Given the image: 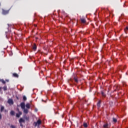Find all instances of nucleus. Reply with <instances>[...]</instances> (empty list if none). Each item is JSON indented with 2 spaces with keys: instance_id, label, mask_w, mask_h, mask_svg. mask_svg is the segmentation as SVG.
I'll use <instances>...</instances> for the list:
<instances>
[{
  "instance_id": "nucleus-1",
  "label": "nucleus",
  "mask_w": 128,
  "mask_h": 128,
  "mask_svg": "<svg viewBox=\"0 0 128 128\" xmlns=\"http://www.w3.org/2000/svg\"><path fill=\"white\" fill-rule=\"evenodd\" d=\"M25 122L26 120H24V119L22 118H20V119L19 120V124H20V126H22H22H24L22 123L25 124Z\"/></svg>"
},
{
  "instance_id": "nucleus-2",
  "label": "nucleus",
  "mask_w": 128,
  "mask_h": 128,
  "mask_svg": "<svg viewBox=\"0 0 128 128\" xmlns=\"http://www.w3.org/2000/svg\"><path fill=\"white\" fill-rule=\"evenodd\" d=\"M33 124L35 128L38 126V125L40 126V124H42V120L39 119L36 122H34Z\"/></svg>"
},
{
  "instance_id": "nucleus-3",
  "label": "nucleus",
  "mask_w": 128,
  "mask_h": 128,
  "mask_svg": "<svg viewBox=\"0 0 128 128\" xmlns=\"http://www.w3.org/2000/svg\"><path fill=\"white\" fill-rule=\"evenodd\" d=\"M20 107H21V108H22V110H24V108H26V104H24V102H22L20 104Z\"/></svg>"
},
{
  "instance_id": "nucleus-4",
  "label": "nucleus",
  "mask_w": 128,
  "mask_h": 128,
  "mask_svg": "<svg viewBox=\"0 0 128 128\" xmlns=\"http://www.w3.org/2000/svg\"><path fill=\"white\" fill-rule=\"evenodd\" d=\"M8 102L9 104H14V100H12V99H8Z\"/></svg>"
},
{
  "instance_id": "nucleus-5",
  "label": "nucleus",
  "mask_w": 128,
  "mask_h": 128,
  "mask_svg": "<svg viewBox=\"0 0 128 128\" xmlns=\"http://www.w3.org/2000/svg\"><path fill=\"white\" fill-rule=\"evenodd\" d=\"M22 113L21 112H18V114H16V118H20V116H22Z\"/></svg>"
},
{
  "instance_id": "nucleus-6",
  "label": "nucleus",
  "mask_w": 128,
  "mask_h": 128,
  "mask_svg": "<svg viewBox=\"0 0 128 128\" xmlns=\"http://www.w3.org/2000/svg\"><path fill=\"white\" fill-rule=\"evenodd\" d=\"M103 128H110V125H108V123H105L103 126Z\"/></svg>"
},
{
  "instance_id": "nucleus-7",
  "label": "nucleus",
  "mask_w": 128,
  "mask_h": 128,
  "mask_svg": "<svg viewBox=\"0 0 128 128\" xmlns=\"http://www.w3.org/2000/svg\"><path fill=\"white\" fill-rule=\"evenodd\" d=\"M114 88L115 90H120V86H118V85H115L114 86Z\"/></svg>"
},
{
  "instance_id": "nucleus-8",
  "label": "nucleus",
  "mask_w": 128,
  "mask_h": 128,
  "mask_svg": "<svg viewBox=\"0 0 128 128\" xmlns=\"http://www.w3.org/2000/svg\"><path fill=\"white\" fill-rule=\"evenodd\" d=\"M8 14V10H2V14Z\"/></svg>"
},
{
  "instance_id": "nucleus-9",
  "label": "nucleus",
  "mask_w": 128,
  "mask_h": 128,
  "mask_svg": "<svg viewBox=\"0 0 128 128\" xmlns=\"http://www.w3.org/2000/svg\"><path fill=\"white\" fill-rule=\"evenodd\" d=\"M80 20H81V22H82V24H86V19L84 18H80Z\"/></svg>"
},
{
  "instance_id": "nucleus-10",
  "label": "nucleus",
  "mask_w": 128,
  "mask_h": 128,
  "mask_svg": "<svg viewBox=\"0 0 128 128\" xmlns=\"http://www.w3.org/2000/svg\"><path fill=\"white\" fill-rule=\"evenodd\" d=\"M24 118L26 120H27L28 122V120H30V116H24Z\"/></svg>"
},
{
  "instance_id": "nucleus-11",
  "label": "nucleus",
  "mask_w": 128,
  "mask_h": 128,
  "mask_svg": "<svg viewBox=\"0 0 128 128\" xmlns=\"http://www.w3.org/2000/svg\"><path fill=\"white\" fill-rule=\"evenodd\" d=\"M24 114H28V110L24 108Z\"/></svg>"
},
{
  "instance_id": "nucleus-12",
  "label": "nucleus",
  "mask_w": 128,
  "mask_h": 128,
  "mask_svg": "<svg viewBox=\"0 0 128 128\" xmlns=\"http://www.w3.org/2000/svg\"><path fill=\"white\" fill-rule=\"evenodd\" d=\"M100 103H101V101L100 100H99L97 104V106L98 107V108H100Z\"/></svg>"
},
{
  "instance_id": "nucleus-13",
  "label": "nucleus",
  "mask_w": 128,
  "mask_h": 128,
  "mask_svg": "<svg viewBox=\"0 0 128 128\" xmlns=\"http://www.w3.org/2000/svg\"><path fill=\"white\" fill-rule=\"evenodd\" d=\"M32 50H36V44H34V46H32Z\"/></svg>"
},
{
  "instance_id": "nucleus-14",
  "label": "nucleus",
  "mask_w": 128,
  "mask_h": 128,
  "mask_svg": "<svg viewBox=\"0 0 128 128\" xmlns=\"http://www.w3.org/2000/svg\"><path fill=\"white\" fill-rule=\"evenodd\" d=\"M26 108H28V110H30V104L28 103L26 104Z\"/></svg>"
},
{
  "instance_id": "nucleus-15",
  "label": "nucleus",
  "mask_w": 128,
  "mask_h": 128,
  "mask_svg": "<svg viewBox=\"0 0 128 128\" xmlns=\"http://www.w3.org/2000/svg\"><path fill=\"white\" fill-rule=\"evenodd\" d=\"M10 116H14V114H15L14 111V110H11V111L10 112Z\"/></svg>"
},
{
  "instance_id": "nucleus-16",
  "label": "nucleus",
  "mask_w": 128,
  "mask_h": 128,
  "mask_svg": "<svg viewBox=\"0 0 128 128\" xmlns=\"http://www.w3.org/2000/svg\"><path fill=\"white\" fill-rule=\"evenodd\" d=\"M13 76L14 78H18V75L16 73L13 74Z\"/></svg>"
},
{
  "instance_id": "nucleus-17",
  "label": "nucleus",
  "mask_w": 128,
  "mask_h": 128,
  "mask_svg": "<svg viewBox=\"0 0 128 128\" xmlns=\"http://www.w3.org/2000/svg\"><path fill=\"white\" fill-rule=\"evenodd\" d=\"M4 106H2L0 108V112H4Z\"/></svg>"
},
{
  "instance_id": "nucleus-18",
  "label": "nucleus",
  "mask_w": 128,
  "mask_h": 128,
  "mask_svg": "<svg viewBox=\"0 0 128 128\" xmlns=\"http://www.w3.org/2000/svg\"><path fill=\"white\" fill-rule=\"evenodd\" d=\"M101 94L102 96H104V98L106 97V94H104V92L103 91L101 92Z\"/></svg>"
},
{
  "instance_id": "nucleus-19",
  "label": "nucleus",
  "mask_w": 128,
  "mask_h": 128,
  "mask_svg": "<svg viewBox=\"0 0 128 128\" xmlns=\"http://www.w3.org/2000/svg\"><path fill=\"white\" fill-rule=\"evenodd\" d=\"M112 120H113L114 122H118V120L115 118H112Z\"/></svg>"
},
{
  "instance_id": "nucleus-20",
  "label": "nucleus",
  "mask_w": 128,
  "mask_h": 128,
  "mask_svg": "<svg viewBox=\"0 0 128 128\" xmlns=\"http://www.w3.org/2000/svg\"><path fill=\"white\" fill-rule=\"evenodd\" d=\"M0 82H2L4 84H6V81H4V80L3 79H0Z\"/></svg>"
},
{
  "instance_id": "nucleus-21",
  "label": "nucleus",
  "mask_w": 128,
  "mask_h": 128,
  "mask_svg": "<svg viewBox=\"0 0 128 128\" xmlns=\"http://www.w3.org/2000/svg\"><path fill=\"white\" fill-rule=\"evenodd\" d=\"M3 90H4L6 91V90H8V88L6 87V86H4L3 87Z\"/></svg>"
},
{
  "instance_id": "nucleus-22",
  "label": "nucleus",
  "mask_w": 128,
  "mask_h": 128,
  "mask_svg": "<svg viewBox=\"0 0 128 128\" xmlns=\"http://www.w3.org/2000/svg\"><path fill=\"white\" fill-rule=\"evenodd\" d=\"M84 128H86L88 126V124L84 123Z\"/></svg>"
},
{
  "instance_id": "nucleus-23",
  "label": "nucleus",
  "mask_w": 128,
  "mask_h": 128,
  "mask_svg": "<svg viewBox=\"0 0 128 128\" xmlns=\"http://www.w3.org/2000/svg\"><path fill=\"white\" fill-rule=\"evenodd\" d=\"M74 80H75L76 82H78V78H74Z\"/></svg>"
},
{
  "instance_id": "nucleus-24",
  "label": "nucleus",
  "mask_w": 128,
  "mask_h": 128,
  "mask_svg": "<svg viewBox=\"0 0 128 128\" xmlns=\"http://www.w3.org/2000/svg\"><path fill=\"white\" fill-rule=\"evenodd\" d=\"M23 100H24V101L26 100V96H23Z\"/></svg>"
},
{
  "instance_id": "nucleus-25",
  "label": "nucleus",
  "mask_w": 128,
  "mask_h": 128,
  "mask_svg": "<svg viewBox=\"0 0 128 128\" xmlns=\"http://www.w3.org/2000/svg\"><path fill=\"white\" fill-rule=\"evenodd\" d=\"M125 32H126L128 30V26L126 27V28L124 29Z\"/></svg>"
},
{
  "instance_id": "nucleus-26",
  "label": "nucleus",
  "mask_w": 128,
  "mask_h": 128,
  "mask_svg": "<svg viewBox=\"0 0 128 128\" xmlns=\"http://www.w3.org/2000/svg\"><path fill=\"white\" fill-rule=\"evenodd\" d=\"M10 128H16V126H14V125H12V126H10Z\"/></svg>"
},
{
  "instance_id": "nucleus-27",
  "label": "nucleus",
  "mask_w": 128,
  "mask_h": 128,
  "mask_svg": "<svg viewBox=\"0 0 128 128\" xmlns=\"http://www.w3.org/2000/svg\"><path fill=\"white\" fill-rule=\"evenodd\" d=\"M79 34H84V32H82V31H80V32H79Z\"/></svg>"
},
{
  "instance_id": "nucleus-28",
  "label": "nucleus",
  "mask_w": 128,
  "mask_h": 128,
  "mask_svg": "<svg viewBox=\"0 0 128 128\" xmlns=\"http://www.w3.org/2000/svg\"><path fill=\"white\" fill-rule=\"evenodd\" d=\"M2 114H0V120H2Z\"/></svg>"
},
{
  "instance_id": "nucleus-29",
  "label": "nucleus",
  "mask_w": 128,
  "mask_h": 128,
  "mask_svg": "<svg viewBox=\"0 0 128 128\" xmlns=\"http://www.w3.org/2000/svg\"><path fill=\"white\" fill-rule=\"evenodd\" d=\"M42 102H46L44 100H42Z\"/></svg>"
},
{
  "instance_id": "nucleus-30",
  "label": "nucleus",
  "mask_w": 128,
  "mask_h": 128,
  "mask_svg": "<svg viewBox=\"0 0 128 128\" xmlns=\"http://www.w3.org/2000/svg\"><path fill=\"white\" fill-rule=\"evenodd\" d=\"M17 100H18V97L16 96Z\"/></svg>"
},
{
  "instance_id": "nucleus-31",
  "label": "nucleus",
  "mask_w": 128,
  "mask_h": 128,
  "mask_svg": "<svg viewBox=\"0 0 128 128\" xmlns=\"http://www.w3.org/2000/svg\"><path fill=\"white\" fill-rule=\"evenodd\" d=\"M6 82H8V80H6Z\"/></svg>"
},
{
  "instance_id": "nucleus-32",
  "label": "nucleus",
  "mask_w": 128,
  "mask_h": 128,
  "mask_svg": "<svg viewBox=\"0 0 128 128\" xmlns=\"http://www.w3.org/2000/svg\"><path fill=\"white\" fill-rule=\"evenodd\" d=\"M5 112H6V110H5Z\"/></svg>"
},
{
  "instance_id": "nucleus-33",
  "label": "nucleus",
  "mask_w": 128,
  "mask_h": 128,
  "mask_svg": "<svg viewBox=\"0 0 128 128\" xmlns=\"http://www.w3.org/2000/svg\"><path fill=\"white\" fill-rule=\"evenodd\" d=\"M84 66V65H83Z\"/></svg>"
}]
</instances>
